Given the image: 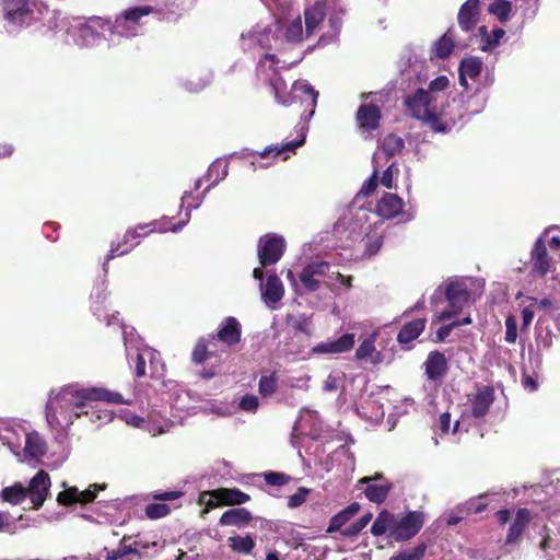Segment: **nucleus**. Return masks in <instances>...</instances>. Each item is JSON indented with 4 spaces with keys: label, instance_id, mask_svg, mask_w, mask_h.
<instances>
[{
    "label": "nucleus",
    "instance_id": "f257e3e1",
    "mask_svg": "<svg viewBox=\"0 0 560 560\" xmlns=\"http://www.w3.org/2000/svg\"><path fill=\"white\" fill-rule=\"evenodd\" d=\"M448 85V78L439 75L429 83L428 89L417 88L413 92L406 93L402 100L407 112L432 131L446 133L457 122L483 109L485 101L475 96L465 100L462 95L450 101L445 93Z\"/></svg>",
    "mask_w": 560,
    "mask_h": 560
},
{
    "label": "nucleus",
    "instance_id": "f03ea898",
    "mask_svg": "<svg viewBox=\"0 0 560 560\" xmlns=\"http://www.w3.org/2000/svg\"><path fill=\"white\" fill-rule=\"evenodd\" d=\"M125 404L122 396L103 387L83 388L71 384L49 393L46 404V420L55 433H66L74 420L85 413L88 401Z\"/></svg>",
    "mask_w": 560,
    "mask_h": 560
},
{
    "label": "nucleus",
    "instance_id": "7ed1b4c3",
    "mask_svg": "<svg viewBox=\"0 0 560 560\" xmlns=\"http://www.w3.org/2000/svg\"><path fill=\"white\" fill-rule=\"evenodd\" d=\"M228 176V162L224 160H215L208 168L207 172V180H210V185L202 192L201 197L196 200L195 203H189V199H195L192 192L186 191L182 197L180 207L183 208L185 203H187V210L185 213V220L178 224L171 225V220L168 218H162L161 220H155L149 223L139 224L133 230H128L122 240V244H118L117 247H112L109 253L106 256V259H113L115 257L125 255L129 253L132 248H135L140 242L141 238L153 233L160 232L164 233L167 231L178 232L183 229V226L190 220V212L192 209H198L203 201L207 192L218 185L221 180H223Z\"/></svg>",
    "mask_w": 560,
    "mask_h": 560
},
{
    "label": "nucleus",
    "instance_id": "20e7f679",
    "mask_svg": "<svg viewBox=\"0 0 560 560\" xmlns=\"http://www.w3.org/2000/svg\"><path fill=\"white\" fill-rule=\"evenodd\" d=\"M298 60L288 62L276 58L272 54H266L257 65V77L262 83L271 88L278 103L289 106L299 101L305 104L306 107H311L310 113L302 116L307 121L314 115L318 93L306 80H296L292 84L290 93L285 94V82L279 74L280 68L291 67Z\"/></svg>",
    "mask_w": 560,
    "mask_h": 560
},
{
    "label": "nucleus",
    "instance_id": "39448f33",
    "mask_svg": "<svg viewBox=\"0 0 560 560\" xmlns=\"http://www.w3.org/2000/svg\"><path fill=\"white\" fill-rule=\"evenodd\" d=\"M3 27L16 35L40 21L48 8L37 0H0Z\"/></svg>",
    "mask_w": 560,
    "mask_h": 560
},
{
    "label": "nucleus",
    "instance_id": "423d86ee",
    "mask_svg": "<svg viewBox=\"0 0 560 560\" xmlns=\"http://www.w3.org/2000/svg\"><path fill=\"white\" fill-rule=\"evenodd\" d=\"M482 285L479 280L466 277H453L444 283L445 299L450 305V310L443 311L434 315L435 322L448 320L455 317L466 305L469 304L472 294L479 293Z\"/></svg>",
    "mask_w": 560,
    "mask_h": 560
},
{
    "label": "nucleus",
    "instance_id": "0eeeda50",
    "mask_svg": "<svg viewBox=\"0 0 560 560\" xmlns=\"http://www.w3.org/2000/svg\"><path fill=\"white\" fill-rule=\"evenodd\" d=\"M372 212L361 206H352L342 214L339 221L334 226V234L341 241L345 240V245L348 242H355L361 240L369 231V220Z\"/></svg>",
    "mask_w": 560,
    "mask_h": 560
},
{
    "label": "nucleus",
    "instance_id": "6e6552de",
    "mask_svg": "<svg viewBox=\"0 0 560 560\" xmlns=\"http://www.w3.org/2000/svg\"><path fill=\"white\" fill-rule=\"evenodd\" d=\"M108 30L109 21L102 18L93 16L89 20L73 18L69 22L67 34L73 44L88 47L96 45Z\"/></svg>",
    "mask_w": 560,
    "mask_h": 560
},
{
    "label": "nucleus",
    "instance_id": "1a4fd4ad",
    "mask_svg": "<svg viewBox=\"0 0 560 560\" xmlns=\"http://www.w3.org/2000/svg\"><path fill=\"white\" fill-rule=\"evenodd\" d=\"M153 11L150 5L135 7L125 10L120 16H117L115 22H109L108 32L110 35H118L122 37H132L138 35L141 28V20L148 16Z\"/></svg>",
    "mask_w": 560,
    "mask_h": 560
},
{
    "label": "nucleus",
    "instance_id": "9d476101",
    "mask_svg": "<svg viewBox=\"0 0 560 560\" xmlns=\"http://www.w3.org/2000/svg\"><path fill=\"white\" fill-rule=\"evenodd\" d=\"M494 400V390L490 386H479L475 394L468 395V407L463 411L459 420L454 422L453 432L470 418L482 419Z\"/></svg>",
    "mask_w": 560,
    "mask_h": 560
},
{
    "label": "nucleus",
    "instance_id": "9b49d317",
    "mask_svg": "<svg viewBox=\"0 0 560 560\" xmlns=\"http://www.w3.org/2000/svg\"><path fill=\"white\" fill-rule=\"evenodd\" d=\"M285 249V240L283 236L268 233L260 236L257 244V255L262 267L278 262Z\"/></svg>",
    "mask_w": 560,
    "mask_h": 560
},
{
    "label": "nucleus",
    "instance_id": "f8f14e48",
    "mask_svg": "<svg viewBox=\"0 0 560 560\" xmlns=\"http://www.w3.org/2000/svg\"><path fill=\"white\" fill-rule=\"evenodd\" d=\"M425 516L420 511H409L406 514L395 515L393 538L405 541L415 537L423 526Z\"/></svg>",
    "mask_w": 560,
    "mask_h": 560
},
{
    "label": "nucleus",
    "instance_id": "ddd939ff",
    "mask_svg": "<svg viewBox=\"0 0 560 560\" xmlns=\"http://www.w3.org/2000/svg\"><path fill=\"white\" fill-rule=\"evenodd\" d=\"M363 485L365 486L363 489L365 498L376 504L384 503L394 487L393 482L381 472L359 479L357 487L361 488Z\"/></svg>",
    "mask_w": 560,
    "mask_h": 560
},
{
    "label": "nucleus",
    "instance_id": "4468645a",
    "mask_svg": "<svg viewBox=\"0 0 560 560\" xmlns=\"http://www.w3.org/2000/svg\"><path fill=\"white\" fill-rule=\"evenodd\" d=\"M24 447L21 446L18 459L33 467L42 463V457L47 452V443L37 431L23 433Z\"/></svg>",
    "mask_w": 560,
    "mask_h": 560
},
{
    "label": "nucleus",
    "instance_id": "2eb2a0df",
    "mask_svg": "<svg viewBox=\"0 0 560 560\" xmlns=\"http://www.w3.org/2000/svg\"><path fill=\"white\" fill-rule=\"evenodd\" d=\"M253 277L259 280L261 299L269 308H275L273 305L280 302L284 295V288L281 280L276 275H270L266 284L262 283L264 271L261 267H257L253 271Z\"/></svg>",
    "mask_w": 560,
    "mask_h": 560
},
{
    "label": "nucleus",
    "instance_id": "dca6fc26",
    "mask_svg": "<svg viewBox=\"0 0 560 560\" xmlns=\"http://www.w3.org/2000/svg\"><path fill=\"white\" fill-rule=\"evenodd\" d=\"M51 480L45 470H38L35 476L30 480L26 488L27 498L33 504V509L38 510L43 506L47 499Z\"/></svg>",
    "mask_w": 560,
    "mask_h": 560
},
{
    "label": "nucleus",
    "instance_id": "f3484780",
    "mask_svg": "<svg viewBox=\"0 0 560 560\" xmlns=\"http://www.w3.org/2000/svg\"><path fill=\"white\" fill-rule=\"evenodd\" d=\"M242 325L233 316L226 317L219 326L215 334L209 336L210 339H218L222 343L232 347L241 341Z\"/></svg>",
    "mask_w": 560,
    "mask_h": 560
},
{
    "label": "nucleus",
    "instance_id": "a211bd4d",
    "mask_svg": "<svg viewBox=\"0 0 560 560\" xmlns=\"http://www.w3.org/2000/svg\"><path fill=\"white\" fill-rule=\"evenodd\" d=\"M327 270V261L315 260L307 264L300 273V282L308 292H315L320 288L318 278H324Z\"/></svg>",
    "mask_w": 560,
    "mask_h": 560
},
{
    "label": "nucleus",
    "instance_id": "6ab92c4d",
    "mask_svg": "<svg viewBox=\"0 0 560 560\" xmlns=\"http://www.w3.org/2000/svg\"><path fill=\"white\" fill-rule=\"evenodd\" d=\"M101 489H103V487L97 485H92L85 490H79L77 487H69L58 494L57 501L62 505L89 503L96 498L97 491Z\"/></svg>",
    "mask_w": 560,
    "mask_h": 560
},
{
    "label": "nucleus",
    "instance_id": "aec40b11",
    "mask_svg": "<svg viewBox=\"0 0 560 560\" xmlns=\"http://www.w3.org/2000/svg\"><path fill=\"white\" fill-rule=\"evenodd\" d=\"M272 39L273 35L271 30L257 26L253 31L242 35L241 45L244 50H254L257 47L267 49L271 47Z\"/></svg>",
    "mask_w": 560,
    "mask_h": 560
},
{
    "label": "nucleus",
    "instance_id": "412c9836",
    "mask_svg": "<svg viewBox=\"0 0 560 560\" xmlns=\"http://www.w3.org/2000/svg\"><path fill=\"white\" fill-rule=\"evenodd\" d=\"M530 260L533 264V270L538 276H546L553 271L552 260L547 253L544 237L540 236L536 240L534 248L530 254Z\"/></svg>",
    "mask_w": 560,
    "mask_h": 560
},
{
    "label": "nucleus",
    "instance_id": "4be33fe9",
    "mask_svg": "<svg viewBox=\"0 0 560 560\" xmlns=\"http://www.w3.org/2000/svg\"><path fill=\"white\" fill-rule=\"evenodd\" d=\"M354 346V335L345 334L336 340L319 342L312 348L314 354H338L352 349Z\"/></svg>",
    "mask_w": 560,
    "mask_h": 560
},
{
    "label": "nucleus",
    "instance_id": "5701e85b",
    "mask_svg": "<svg viewBox=\"0 0 560 560\" xmlns=\"http://www.w3.org/2000/svg\"><path fill=\"white\" fill-rule=\"evenodd\" d=\"M381 119L380 108L375 105L363 104L357 112V120L361 132H370L378 127Z\"/></svg>",
    "mask_w": 560,
    "mask_h": 560
},
{
    "label": "nucleus",
    "instance_id": "b1692460",
    "mask_svg": "<svg viewBox=\"0 0 560 560\" xmlns=\"http://www.w3.org/2000/svg\"><path fill=\"white\" fill-rule=\"evenodd\" d=\"M480 0H467L458 11L457 21L464 32H469L477 23Z\"/></svg>",
    "mask_w": 560,
    "mask_h": 560
},
{
    "label": "nucleus",
    "instance_id": "393cba45",
    "mask_svg": "<svg viewBox=\"0 0 560 560\" xmlns=\"http://www.w3.org/2000/svg\"><path fill=\"white\" fill-rule=\"evenodd\" d=\"M425 374L431 381H440L447 371V361L443 353L431 351L424 362Z\"/></svg>",
    "mask_w": 560,
    "mask_h": 560
},
{
    "label": "nucleus",
    "instance_id": "a878e982",
    "mask_svg": "<svg viewBox=\"0 0 560 560\" xmlns=\"http://www.w3.org/2000/svg\"><path fill=\"white\" fill-rule=\"evenodd\" d=\"M404 148V140L400 137L389 135L384 138L382 145L373 155V164L382 165V161L394 156Z\"/></svg>",
    "mask_w": 560,
    "mask_h": 560
},
{
    "label": "nucleus",
    "instance_id": "bb28decb",
    "mask_svg": "<svg viewBox=\"0 0 560 560\" xmlns=\"http://www.w3.org/2000/svg\"><path fill=\"white\" fill-rule=\"evenodd\" d=\"M404 201L395 194H385L378 201L376 211L384 219H392L401 213Z\"/></svg>",
    "mask_w": 560,
    "mask_h": 560
},
{
    "label": "nucleus",
    "instance_id": "cd10ccee",
    "mask_svg": "<svg viewBox=\"0 0 560 560\" xmlns=\"http://www.w3.org/2000/svg\"><path fill=\"white\" fill-rule=\"evenodd\" d=\"M482 70V61L478 57H466L459 65V84L468 89V79H476Z\"/></svg>",
    "mask_w": 560,
    "mask_h": 560
},
{
    "label": "nucleus",
    "instance_id": "c85d7f7f",
    "mask_svg": "<svg viewBox=\"0 0 560 560\" xmlns=\"http://www.w3.org/2000/svg\"><path fill=\"white\" fill-rule=\"evenodd\" d=\"M306 127L305 125L301 126V138L296 141H288L282 144L270 145L266 148L262 152H260L261 158H267L270 154L275 156L283 155V160L288 159L291 153H294L295 150L301 147L305 141Z\"/></svg>",
    "mask_w": 560,
    "mask_h": 560
},
{
    "label": "nucleus",
    "instance_id": "c756f323",
    "mask_svg": "<svg viewBox=\"0 0 560 560\" xmlns=\"http://www.w3.org/2000/svg\"><path fill=\"white\" fill-rule=\"evenodd\" d=\"M530 521V513L527 509H520L515 518L510 525L505 545L515 544Z\"/></svg>",
    "mask_w": 560,
    "mask_h": 560
},
{
    "label": "nucleus",
    "instance_id": "7c9ffc66",
    "mask_svg": "<svg viewBox=\"0 0 560 560\" xmlns=\"http://www.w3.org/2000/svg\"><path fill=\"white\" fill-rule=\"evenodd\" d=\"M324 283L334 293L338 294L340 289L349 290L351 288V278L341 275L338 270L332 269L327 262V270L324 275Z\"/></svg>",
    "mask_w": 560,
    "mask_h": 560
},
{
    "label": "nucleus",
    "instance_id": "2f4dec72",
    "mask_svg": "<svg viewBox=\"0 0 560 560\" xmlns=\"http://www.w3.org/2000/svg\"><path fill=\"white\" fill-rule=\"evenodd\" d=\"M425 324V318H418L405 324L398 332V342L400 345H407L418 338L424 330Z\"/></svg>",
    "mask_w": 560,
    "mask_h": 560
},
{
    "label": "nucleus",
    "instance_id": "473e14b6",
    "mask_svg": "<svg viewBox=\"0 0 560 560\" xmlns=\"http://www.w3.org/2000/svg\"><path fill=\"white\" fill-rule=\"evenodd\" d=\"M23 430H15L13 428L7 427L0 431V442L2 445L8 446V448L18 457L20 454V450L22 446V442L24 439Z\"/></svg>",
    "mask_w": 560,
    "mask_h": 560
},
{
    "label": "nucleus",
    "instance_id": "72a5a7b5",
    "mask_svg": "<svg viewBox=\"0 0 560 560\" xmlns=\"http://www.w3.org/2000/svg\"><path fill=\"white\" fill-rule=\"evenodd\" d=\"M305 16V35L306 37L311 36L319 23L324 20L325 16V5L324 3H315L314 5L307 8L304 12Z\"/></svg>",
    "mask_w": 560,
    "mask_h": 560
},
{
    "label": "nucleus",
    "instance_id": "f704fd0d",
    "mask_svg": "<svg viewBox=\"0 0 560 560\" xmlns=\"http://www.w3.org/2000/svg\"><path fill=\"white\" fill-rule=\"evenodd\" d=\"M479 36L481 39L480 49L482 51L490 52L500 44L501 39L505 36V31L503 28L497 27L492 30V32H488L486 26H480Z\"/></svg>",
    "mask_w": 560,
    "mask_h": 560
},
{
    "label": "nucleus",
    "instance_id": "c9c22d12",
    "mask_svg": "<svg viewBox=\"0 0 560 560\" xmlns=\"http://www.w3.org/2000/svg\"><path fill=\"white\" fill-rule=\"evenodd\" d=\"M173 422L166 418L159 417L154 413L144 419L142 430L150 433L152 436H159L170 431Z\"/></svg>",
    "mask_w": 560,
    "mask_h": 560
},
{
    "label": "nucleus",
    "instance_id": "e433bc0d",
    "mask_svg": "<svg viewBox=\"0 0 560 560\" xmlns=\"http://www.w3.org/2000/svg\"><path fill=\"white\" fill-rule=\"evenodd\" d=\"M394 524H395V514L389 513L388 511H382L376 516V518L371 527V533L376 537L388 533L389 536L393 537Z\"/></svg>",
    "mask_w": 560,
    "mask_h": 560
},
{
    "label": "nucleus",
    "instance_id": "4c0bfd02",
    "mask_svg": "<svg viewBox=\"0 0 560 560\" xmlns=\"http://www.w3.org/2000/svg\"><path fill=\"white\" fill-rule=\"evenodd\" d=\"M252 515L245 509H232L222 514L220 525L222 526H242L248 523Z\"/></svg>",
    "mask_w": 560,
    "mask_h": 560
},
{
    "label": "nucleus",
    "instance_id": "58836bf2",
    "mask_svg": "<svg viewBox=\"0 0 560 560\" xmlns=\"http://www.w3.org/2000/svg\"><path fill=\"white\" fill-rule=\"evenodd\" d=\"M454 49V38L452 35V30H448L442 37H440L433 45L432 51L433 54L440 58H447Z\"/></svg>",
    "mask_w": 560,
    "mask_h": 560
},
{
    "label": "nucleus",
    "instance_id": "ea45409f",
    "mask_svg": "<svg viewBox=\"0 0 560 560\" xmlns=\"http://www.w3.org/2000/svg\"><path fill=\"white\" fill-rule=\"evenodd\" d=\"M1 498L3 501L11 504H20L27 498L26 488L20 482L11 487H5L1 490Z\"/></svg>",
    "mask_w": 560,
    "mask_h": 560
},
{
    "label": "nucleus",
    "instance_id": "a19ab883",
    "mask_svg": "<svg viewBox=\"0 0 560 560\" xmlns=\"http://www.w3.org/2000/svg\"><path fill=\"white\" fill-rule=\"evenodd\" d=\"M156 545L158 544L155 541L147 542L142 540H136L133 546H121L117 551H114L112 556L108 557V559L118 560L128 553H139L141 549H148L149 547H155Z\"/></svg>",
    "mask_w": 560,
    "mask_h": 560
},
{
    "label": "nucleus",
    "instance_id": "79ce46f5",
    "mask_svg": "<svg viewBox=\"0 0 560 560\" xmlns=\"http://www.w3.org/2000/svg\"><path fill=\"white\" fill-rule=\"evenodd\" d=\"M488 11L490 14L495 15L500 22L504 23L510 19L512 4L506 0H498L490 3Z\"/></svg>",
    "mask_w": 560,
    "mask_h": 560
},
{
    "label": "nucleus",
    "instance_id": "37998d69",
    "mask_svg": "<svg viewBox=\"0 0 560 560\" xmlns=\"http://www.w3.org/2000/svg\"><path fill=\"white\" fill-rule=\"evenodd\" d=\"M230 547L240 553H250L255 547V541L250 536H234L229 538Z\"/></svg>",
    "mask_w": 560,
    "mask_h": 560
},
{
    "label": "nucleus",
    "instance_id": "c03bdc74",
    "mask_svg": "<svg viewBox=\"0 0 560 560\" xmlns=\"http://www.w3.org/2000/svg\"><path fill=\"white\" fill-rule=\"evenodd\" d=\"M427 546L420 544L413 548L405 549L394 555L390 560H422L425 553Z\"/></svg>",
    "mask_w": 560,
    "mask_h": 560
},
{
    "label": "nucleus",
    "instance_id": "a18cd8bd",
    "mask_svg": "<svg viewBox=\"0 0 560 560\" xmlns=\"http://www.w3.org/2000/svg\"><path fill=\"white\" fill-rule=\"evenodd\" d=\"M285 38L291 43H299L304 38L301 18L293 20L285 30Z\"/></svg>",
    "mask_w": 560,
    "mask_h": 560
},
{
    "label": "nucleus",
    "instance_id": "49530a36",
    "mask_svg": "<svg viewBox=\"0 0 560 560\" xmlns=\"http://www.w3.org/2000/svg\"><path fill=\"white\" fill-rule=\"evenodd\" d=\"M105 290H106V285L103 281L93 289V292L91 294V299L93 300L92 311H93L94 315H96L97 317L102 316L101 311H102V303L105 300Z\"/></svg>",
    "mask_w": 560,
    "mask_h": 560
},
{
    "label": "nucleus",
    "instance_id": "de8ad7c7",
    "mask_svg": "<svg viewBox=\"0 0 560 560\" xmlns=\"http://www.w3.org/2000/svg\"><path fill=\"white\" fill-rule=\"evenodd\" d=\"M116 417L133 428L142 429L144 424V418L135 415L128 409H120Z\"/></svg>",
    "mask_w": 560,
    "mask_h": 560
},
{
    "label": "nucleus",
    "instance_id": "09e8293b",
    "mask_svg": "<svg viewBox=\"0 0 560 560\" xmlns=\"http://www.w3.org/2000/svg\"><path fill=\"white\" fill-rule=\"evenodd\" d=\"M222 499L231 504H242L249 500V495L237 489L221 490Z\"/></svg>",
    "mask_w": 560,
    "mask_h": 560
},
{
    "label": "nucleus",
    "instance_id": "8fccbe9b",
    "mask_svg": "<svg viewBox=\"0 0 560 560\" xmlns=\"http://www.w3.org/2000/svg\"><path fill=\"white\" fill-rule=\"evenodd\" d=\"M277 380L273 375H264L260 377L258 383V389L260 395L268 397L276 392Z\"/></svg>",
    "mask_w": 560,
    "mask_h": 560
},
{
    "label": "nucleus",
    "instance_id": "3c124183",
    "mask_svg": "<svg viewBox=\"0 0 560 560\" xmlns=\"http://www.w3.org/2000/svg\"><path fill=\"white\" fill-rule=\"evenodd\" d=\"M168 513L170 506L166 503H152L145 508V515L151 520L164 517Z\"/></svg>",
    "mask_w": 560,
    "mask_h": 560
},
{
    "label": "nucleus",
    "instance_id": "603ef678",
    "mask_svg": "<svg viewBox=\"0 0 560 560\" xmlns=\"http://www.w3.org/2000/svg\"><path fill=\"white\" fill-rule=\"evenodd\" d=\"M381 165L378 164H373V173L372 175L370 176V178H368L360 191L358 192V196H368L370 195L371 192H373L377 186V183H376V179H377V176H378V170H380Z\"/></svg>",
    "mask_w": 560,
    "mask_h": 560
},
{
    "label": "nucleus",
    "instance_id": "864d4df0",
    "mask_svg": "<svg viewBox=\"0 0 560 560\" xmlns=\"http://www.w3.org/2000/svg\"><path fill=\"white\" fill-rule=\"evenodd\" d=\"M372 520V514L366 513L360 520L352 523L349 527H347L343 532L346 536H357Z\"/></svg>",
    "mask_w": 560,
    "mask_h": 560
},
{
    "label": "nucleus",
    "instance_id": "5fc2aeb1",
    "mask_svg": "<svg viewBox=\"0 0 560 560\" xmlns=\"http://www.w3.org/2000/svg\"><path fill=\"white\" fill-rule=\"evenodd\" d=\"M241 410L255 413L259 407V399L254 394L243 396L238 402Z\"/></svg>",
    "mask_w": 560,
    "mask_h": 560
},
{
    "label": "nucleus",
    "instance_id": "6e6d98bb",
    "mask_svg": "<svg viewBox=\"0 0 560 560\" xmlns=\"http://www.w3.org/2000/svg\"><path fill=\"white\" fill-rule=\"evenodd\" d=\"M553 335L549 328L538 329L536 334V343L539 349L547 350L552 346Z\"/></svg>",
    "mask_w": 560,
    "mask_h": 560
},
{
    "label": "nucleus",
    "instance_id": "4d7b16f0",
    "mask_svg": "<svg viewBox=\"0 0 560 560\" xmlns=\"http://www.w3.org/2000/svg\"><path fill=\"white\" fill-rule=\"evenodd\" d=\"M208 357V350H207V340L205 338H201L196 343L192 353L191 359L196 364H201L207 360Z\"/></svg>",
    "mask_w": 560,
    "mask_h": 560
},
{
    "label": "nucleus",
    "instance_id": "13d9d810",
    "mask_svg": "<svg viewBox=\"0 0 560 560\" xmlns=\"http://www.w3.org/2000/svg\"><path fill=\"white\" fill-rule=\"evenodd\" d=\"M517 339V323L514 316H508L505 319V341L515 343Z\"/></svg>",
    "mask_w": 560,
    "mask_h": 560
},
{
    "label": "nucleus",
    "instance_id": "bf43d9fd",
    "mask_svg": "<svg viewBox=\"0 0 560 560\" xmlns=\"http://www.w3.org/2000/svg\"><path fill=\"white\" fill-rule=\"evenodd\" d=\"M375 351L374 339L368 338L361 342L359 348L357 349L355 355L358 359H368Z\"/></svg>",
    "mask_w": 560,
    "mask_h": 560
},
{
    "label": "nucleus",
    "instance_id": "052dcab7",
    "mask_svg": "<svg viewBox=\"0 0 560 560\" xmlns=\"http://www.w3.org/2000/svg\"><path fill=\"white\" fill-rule=\"evenodd\" d=\"M308 492H310L308 489L300 488L298 490V492H295L294 494L289 497L288 506L290 509H296V508L301 506L305 502L306 495L308 494Z\"/></svg>",
    "mask_w": 560,
    "mask_h": 560
},
{
    "label": "nucleus",
    "instance_id": "680f3d73",
    "mask_svg": "<svg viewBox=\"0 0 560 560\" xmlns=\"http://www.w3.org/2000/svg\"><path fill=\"white\" fill-rule=\"evenodd\" d=\"M394 173H398V167L396 166L395 163H390L386 167V170L383 172V175L381 177V184L388 189H392L394 187V185H393Z\"/></svg>",
    "mask_w": 560,
    "mask_h": 560
},
{
    "label": "nucleus",
    "instance_id": "e2e57ef3",
    "mask_svg": "<svg viewBox=\"0 0 560 560\" xmlns=\"http://www.w3.org/2000/svg\"><path fill=\"white\" fill-rule=\"evenodd\" d=\"M342 382V375H340L339 373H331L325 381L324 389L326 392L337 390L338 388L341 387Z\"/></svg>",
    "mask_w": 560,
    "mask_h": 560
},
{
    "label": "nucleus",
    "instance_id": "0e129e2a",
    "mask_svg": "<svg viewBox=\"0 0 560 560\" xmlns=\"http://www.w3.org/2000/svg\"><path fill=\"white\" fill-rule=\"evenodd\" d=\"M265 481L270 486H283L289 481V477L282 472L270 471L265 474Z\"/></svg>",
    "mask_w": 560,
    "mask_h": 560
},
{
    "label": "nucleus",
    "instance_id": "69168bd1",
    "mask_svg": "<svg viewBox=\"0 0 560 560\" xmlns=\"http://www.w3.org/2000/svg\"><path fill=\"white\" fill-rule=\"evenodd\" d=\"M350 517L343 511L339 512L335 516L331 517L328 532L338 530L341 528Z\"/></svg>",
    "mask_w": 560,
    "mask_h": 560
},
{
    "label": "nucleus",
    "instance_id": "338daca9",
    "mask_svg": "<svg viewBox=\"0 0 560 560\" xmlns=\"http://www.w3.org/2000/svg\"><path fill=\"white\" fill-rule=\"evenodd\" d=\"M135 374L137 377H142L145 374V360L144 354L139 350L136 353V368Z\"/></svg>",
    "mask_w": 560,
    "mask_h": 560
},
{
    "label": "nucleus",
    "instance_id": "774afa93",
    "mask_svg": "<svg viewBox=\"0 0 560 560\" xmlns=\"http://www.w3.org/2000/svg\"><path fill=\"white\" fill-rule=\"evenodd\" d=\"M439 430L442 433H448L451 428V415L448 412H443L440 416L439 423H438Z\"/></svg>",
    "mask_w": 560,
    "mask_h": 560
}]
</instances>
